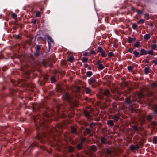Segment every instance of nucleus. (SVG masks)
Here are the masks:
<instances>
[{
    "mask_svg": "<svg viewBox=\"0 0 157 157\" xmlns=\"http://www.w3.org/2000/svg\"><path fill=\"white\" fill-rule=\"evenodd\" d=\"M74 151V148L73 147L70 146L69 148V151L70 152H72Z\"/></svg>",
    "mask_w": 157,
    "mask_h": 157,
    "instance_id": "23",
    "label": "nucleus"
},
{
    "mask_svg": "<svg viewBox=\"0 0 157 157\" xmlns=\"http://www.w3.org/2000/svg\"><path fill=\"white\" fill-rule=\"evenodd\" d=\"M91 150L95 151L97 149V147L95 145H92L91 147Z\"/></svg>",
    "mask_w": 157,
    "mask_h": 157,
    "instance_id": "14",
    "label": "nucleus"
},
{
    "mask_svg": "<svg viewBox=\"0 0 157 157\" xmlns=\"http://www.w3.org/2000/svg\"><path fill=\"white\" fill-rule=\"evenodd\" d=\"M90 127H93L95 126V124L94 123H91L90 125Z\"/></svg>",
    "mask_w": 157,
    "mask_h": 157,
    "instance_id": "43",
    "label": "nucleus"
},
{
    "mask_svg": "<svg viewBox=\"0 0 157 157\" xmlns=\"http://www.w3.org/2000/svg\"><path fill=\"white\" fill-rule=\"evenodd\" d=\"M92 72L90 71H88L87 72V75L88 77H90L92 75Z\"/></svg>",
    "mask_w": 157,
    "mask_h": 157,
    "instance_id": "24",
    "label": "nucleus"
},
{
    "mask_svg": "<svg viewBox=\"0 0 157 157\" xmlns=\"http://www.w3.org/2000/svg\"><path fill=\"white\" fill-rule=\"evenodd\" d=\"M74 105H75V106L76 107H77L78 106V105L77 104V103H76V104H74Z\"/></svg>",
    "mask_w": 157,
    "mask_h": 157,
    "instance_id": "55",
    "label": "nucleus"
},
{
    "mask_svg": "<svg viewBox=\"0 0 157 157\" xmlns=\"http://www.w3.org/2000/svg\"><path fill=\"white\" fill-rule=\"evenodd\" d=\"M133 128L135 130H136L137 129V127L136 126H133Z\"/></svg>",
    "mask_w": 157,
    "mask_h": 157,
    "instance_id": "47",
    "label": "nucleus"
},
{
    "mask_svg": "<svg viewBox=\"0 0 157 157\" xmlns=\"http://www.w3.org/2000/svg\"><path fill=\"white\" fill-rule=\"evenodd\" d=\"M125 100L126 102L127 103H129L130 102V100L129 98H126Z\"/></svg>",
    "mask_w": 157,
    "mask_h": 157,
    "instance_id": "37",
    "label": "nucleus"
},
{
    "mask_svg": "<svg viewBox=\"0 0 157 157\" xmlns=\"http://www.w3.org/2000/svg\"><path fill=\"white\" fill-rule=\"evenodd\" d=\"M133 53L134 54V56L135 57H137L139 56V52H138L136 51H134Z\"/></svg>",
    "mask_w": 157,
    "mask_h": 157,
    "instance_id": "17",
    "label": "nucleus"
},
{
    "mask_svg": "<svg viewBox=\"0 0 157 157\" xmlns=\"http://www.w3.org/2000/svg\"><path fill=\"white\" fill-rule=\"evenodd\" d=\"M144 17L146 18L147 19H149V15L148 14L146 13L144 14Z\"/></svg>",
    "mask_w": 157,
    "mask_h": 157,
    "instance_id": "35",
    "label": "nucleus"
},
{
    "mask_svg": "<svg viewBox=\"0 0 157 157\" xmlns=\"http://www.w3.org/2000/svg\"><path fill=\"white\" fill-rule=\"evenodd\" d=\"M144 22V20L142 19H140L139 21L137 22L138 24L143 23Z\"/></svg>",
    "mask_w": 157,
    "mask_h": 157,
    "instance_id": "27",
    "label": "nucleus"
},
{
    "mask_svg": "<svg viewBox=\"0 0 157 157\" xmlns=\"http://www.w3.org/2000/svg\"><path fill=\"white\" fill-rule=\"evenodd\" d=\"M89 67V65L88 64H86L84 65V67L85 68H87Z\"/></svg>",
    "mask_w": 157,
    "mask_h": 157,
    "instance_id": "50",
    "label": "nucleus"
},
{
    "mask_svg": "<svg viewBox=\"0 0 157 157\" xmlns=\"http://www.w3.org/2000/svg\"><path fill=\"white\" fill-rule=\"evenodd\" d=\"M85 140V138H82L81 139V143H82Z\"/></svg>",
    "mask_w": 157,
    "mask_h": 157,
    "instance_id": "49",
    "label": "nucleus"
},
{
    "mask_svg": "<svg viewBox=\"0 0 157 157\" xmlns=\"http://www.w3.org/2000/svg\"><path fill=\"white\" fill-rule=\"evenodd\" d=\"M137 25L135 23H133L132 25V28L135 30L137 29Z\"/></svg>",
    "mask_w": 157,
    "mask_h": 157,
    "instance_id": "20",
    "label": "nucleus"
},
{
    "mask_svg": "<svg viewBox=\"0 0 157 157\" xmlns=\"http://www.w3.org/2000/svg\"><path fill=\"white\" fill-rule=\"evenodd\" d=\"M36 50H38V51L40 49L41 46L39 45H37L36 46Z\"/></svg>",
    "mask_w": 157,
    "mask_h": 157,
    "instance_id": "36",
    "label": "nucleus"
},
{
    "mask_svg": "<svg viewBox=\"0 0 157 157\" xmlns=\"http://www.w3.org/2000/svg\"><path fill=\"white\" fill-rule=\"evenodd\" d=\"M35 55L36 56H37V55H38L39 54L38 53H36V54H35Z\"/></svg>",
    "mask_w": 157,
    "mask_h": 157,
    "instance_id": "58",
    "label": "nucleus"
},
{
    "mask_svg": "<svg viewBox=\"0 0 157 157\" xmlns=\"http://www.w3.org/2000/svg\"><path fill=\"white\" fill-rule=\"evenodd\" d=\"M109 90H106L105 91V92L104 93V95L105 96H107L109 95Z\"/></svg>",
    "mask_w": 157,
    "mask_h": 157,
    "instance_id": "22",
    "label": "nucleus"
},
{
    "mask_svg": "<svg viewBox=\"0 0 157 157\" xmlns=\"http://www.w3.org/2000/svg\"><path fill=\"white\" fill-rule=\"evenodd\" d=\"M153 62L155 65H156L157 64V59H155L153 60Z\"/></svg>",
    "mask_w": 157,
    "mask_h": 157,
    "instance_id": "42",
    "label": "nucleus"
},
{
    "mask_svg": "<svg viewBox=\"0 0 157 157\" xmlns=\"http://www.w3.org/2000/svg\"><path fill=\"white\" fill-rule=\"evenodd\" d=\"M105 138H103L101 140V142L103 143H105Z\"/></svg>",
    "mask_w": 157,
    "mask_h": 157,
    "instance_id": "41",
    "label": "nucleus"
},
{
    "mask_svg": "<svg viewBox=\"0 0 157 157\" xmlns=\"http://www.w3.org/2000/svg\"><path fill=\"white\" fill-rule=\"evenodd\" d=\"M77 147L79 149H81L82 147V143H81L78 144L77 145Z\"/></svg>",
    "mask_w": 157,
    "mask_h": 157,
    "instance_id": "16",
    "label": "nucleus"
},
{
    "mask_svg": "<svg viewBox=\"0 0 157 157\" xmlns=\"http://www.w3.org/2000/svg\"><path fill=\"white\" fill-rule=\"evenodd\" d=\"M107 152L108 154H109L111 153V151L109 149H107Z\"/></svg>",
    "mask_w": 157,
    "mask_h": 157,
    "instance_id": "45",
    "label": "nucleus"
},
{
    "mask_svg": "<svg viewBox=\"0 0 157 157\" xmlns=\"http://www.w3.org/2000/svg\"><path fill=\"white\" fill-rule=\"evenodd\" d=\"M87 52H85V53H84L83 54V55L85 56H87Z\"/></svg>",
    "mask_w": 157,
    "mask_h": 157,
    "instance_id": "52",
    "label": "nucleus"
},
{
    "mask_svg": "<svg viewBox=\"0 0 157 157\" xmlns=\"http://www.w3.org/2000/svg\"><path fill=\"white\" fill-rule=\"evenodd\" d=\"M133 50V48H130L129 49L128 51L130 53H132V52Z\"/></svg>",
    "mask_w": 157,
    "mask_h": 157,
    "instance_id": "44",
    "label": "nucleus"
},
{
    "mask_svg": "<svg viewBox=\"0 0 157 157\" xmlns=\"http://www.w3.org/2000/svg\"><path fill=\"white\" fill-rule=\"evenodd\" d=\"M151 86H153V87H154V86H155V84H154V83H152V84H151Z\"/></svg>",
    "mask_w": 157,
    "mask_h": 157,
    "instance_id": "56",
    "label": "nucleus"
},
{
    "mask_svg": "<svg viewBox=\"0 0 157 157\" xmlns=\"http://www.w3.org/2000/svg\"><path fill=\"white\" fill-rule=\"evenodd\" d=\"M134 46L137 48H138L139 47L140 43L139 41H137L134 44Z\"/></svg>",
    "mask_w": 157,
    "mask_h": 157,
    "instance_id": "18",
    "label": "nucleus"
},
{
    "mask_svg": "<svg viewBox=\"0 0 157 157\" xmlns=\"http://www.w3.org/2000/svg\"><path fill=\"white\" fill-rule=\"evenodd\" d=\"M149 66H147L145 68L144 71L145 74L146 75L148 74L149 72Z\"/></svg>",
    "mask_w": 157,
    "mask_h": 157,
    "instance_id": "10",
    "label": "nucleus"
},
{
    "mask_svg": "<svg viewBox=\"0 0 157 157\" xmlns=\"http://www.w3.org/2000/svg\"><path fill=\"white\" fill-rule=\"evenodd\" d=\"M152 117L151 115H149L147 116V119L148 121H151L152 119Z\"/></svg>",
    "mask_w": 157,
    "mask_h": 157,
    "instance_id": "33",
    "label": "nucleus"
},
{
    "mask_svg": "<svg viewBox=\"0 0 157 157\" xmlns=\"http://www.w3.org/2000/svg\"><path fill=\"white\" fill-rule=\"evenodd\" d=\"M86 132L88 133H90L91 132L90 129L89 128H86Z\"/></svg>",
    "mask_w": 157,
    "mask_h": 157,
    "instance_id": "40",
    "label": "nucleus"
},
{
    "mask_svg": "<svg viewBox=\"0 0 157 157\" xmlns=\"http://www.w3.org/2000/svg\"><path fill=\"white\" fill-rule=\"evenodd\" d=\"M152 42L153 43H155L156 42V41H152Z\"/></svg>",
    "mask_w": 157,
    "mask_h": 157,
    "instance_id": "57",
    "label": "nucleus"
},
{
    "mask_svg": "<svg viewBox=\"0 0 157 157\" xmlns=\"http://www.w3.org/2000/svg\"><path fill=\"white\" fill-rule=\"evenodd\" d=\"M96 81L93 77L91 78L89 80V83L91 85L93 83H96Z\"/></svg>",
    "mask_w": 157,
    "mask_h": 157,
    "instance_id": "4",
    "label": "nucleus"
},
{
    "mask_svg": "<svg viewBox=\"0 0 157 157\" xmlns=\"http://www.w3.org/2000/svg\"><path fill=\"white\" fill-rule=\"evenodd\" d=\"M153 50H152V49H151V50H148L147 51V53L149 55H152L153 54Z\"/></svg>",
    "mask_w": 157,
    "mask_h": 157,
    "instance_id": "28",
    "label": "nucleus"
},
{
    "mask_svg": "<svg viewBox=\"0 0 157 157\" xmlns=\"http://www.w3.org/2000/svg\"><path fill=\"white\" fill-rule=\"evenodd\" d=\"M97 65H98V69L100 70H102L104 68V65L102 64V62L101 61H97Z\"/></svg>",
    "mask_w": 157,
    "mask_h": 157,
    "instance_id": "1",
    "label": "nucleus"
},
{
    "mask_svg": "<svg viewBox=\"0 0 157 157\" xmlns=\"http://www.w3.org/2000/svg\"><path fill=\"white\" fill-rule=\"evenodd\" d=\"M143 13V12L141 11L140 10L138 11V13L139 14H141Z\"/></svg>",
    "mask_w": 157,
    "mask_h": 157,
    "instance_id": "51",
    "label": "nucleus"
},
{
    "mask_svg": "<svg viewBox=\"0 0 157 157\" xmlns=\"http://www.w3.org/2000/svg\"><path fill=\"white\" fill-rule=\"evenodd\" d=\"M12 17L14 19H17V16L15 13H13L12 14Z\"/></svg>",
    "mask_w": 157,
    "mask_h": 157,
    "instance_id": "26",
    "label": "nucleus"
},
{
    "mask_svg": "<svg viewBox=\"0 0 157 157\" xmlns=\"http://www.w3.org/2000/svg\"><path fill=\"white\" fill-rule=\"evenodd\" d=\"M153 142L155 144L157 143V137H153Z\"/></svg>",
    "mask_w": 157,
    "mask_h": 157,
    "instance_id": "29",
    "label": "nucleus"
},
{
    "mask_svg": "<svg viewBox=\"0 0 157 157\" xmlns=\"http://www.w3.org/2000/svg\"><path fill=\"white\" fill-rule=\"evenodd\" d=\"M92 87H94V86H92Z\"/></svg>",
    "mask_w": 157,
    "mask_h": 157,
    "instance_id": "61",
    "label": "nucleus"
},
{
    "mask_svg": "<svg viewBox=\"0 0 157 157\" xmlns=\"http://www.w3.org/2000/svg\"><path fill=\"white\" fill-rule=\"evenodd\" d=\"M84 114L85 116L86 117H88L89 115V112L86 111H84Z\"/></svg>",
    "mask_w": 157,
    "mask_h": 157,
    "instance_id": "19",
    "label": "nucleus"
},
{
    "mask_svg": "<svg viewBox=\"0 0 157 157\" xmlns=\"http://www.w3.org/2000/svg\"><path fill=\"white\" fill-rule=\"evenodd\" d=\"M136 38L135 37L132 38L131 37H128L127 39V41L129 43H132L136 40Z\"/></svg>",
    "mask_w": 157,
    "mask_h": 157,
    "instance_id": "3",
    "label": "nucleus"
},
{
    "mask_svg": "<svg viewBox=\"0 0 157 157\" xmlns=\"http://www.w3.org/2000/svg\"><path fill=\"white\" fill-rule=\"evenodd\" d=\"M150 37V35L149 34H146L144 36V38L146 40H148Z\"/></svg>",
    "mask_w": 157,
    "mask_h": 157,
    "instance_id": "8",
    "label": "nucleus"
},
{
    "mask_svg": "<svg viewBox=\"0 0 157 157\" xmlns=\"http://www.w3.org/2000/svg\"><path fill=\"white\" fill-rule=\"evenodd\" d=\"M107 124L110 126H113L114 125L113 121V120H109L107 121Z\"/></svg>",
    "mask_w": 157,
    "mask_h": 157,
    "instance_id": "11",
    "label": "nucleus"
},
{
    "mask_svg": "<svg viewBox=\"0 0 157 157\" xmlns=\"http://www.w3.org/2000/svg\"><path fill=\"white\" fill-rule=\"evenodd\" d=\"M86 93L88 94L91 92V90L89 87L87 88L86 89Z\"/></svg>",
    "mask_w": 157,
    "mask_h": 157,
    "instance_id": "25",
    "label": "nucleus"
},
{
    "mask_svg": "<svg viewBox=\"0 0 157 157\" xmlns=\"http://www.w3.org/2000/svg\"><path fill=\"white\" fill-rule=\"evenodd\" d=\"M132 9H134V7H132Z\"/></svg>",
    "mask_w": 157,
    "mask_h": 157,
    "instance_id": "60",
    "label": "nucleus"
},
{
    "mask_svg": "<svg viewBox=\"0 0 157 157\" xmlns=\"http://www.w3.org/2000/svg\"><path fill=\"white\" fill-rule=\"evenodd\" d=\"M113 53L112 52H110L108 54V56L109 57H111L112 56H113Z\"/></svg>",
    "mask_w": 157,
    "mask_h": 157,
    "instance_id": "38",
    "label": "nucleus"
},
{
    "mask_svg": "<svg viewBox=\"0 0 157 157\" xmlns=\"http://www.w3.org/2000/svg\"><path fill=\"white\" fill-rule=\"evenodd\" d=\"M63 98L64 100H66L68 101H70L71 100V98L67 94H64L63 96Z\"/></svg>",
    "mask_w": 157,
    "mask_h": 157,
    "instance_id": "2",
    "label": "nucleus"
},
{
    "mask_svg": "<svg viewBox=\"0 0 157 157\" xmlns=\"http://www.w3.org/2000/svg\"><path fill=\"white\" fill-rule=\"evenodd\" d=\"M154 108L156 110H157V105H155L154 106Z\"/></svg>",
    "mask_w": 157,
    "mask_h": 157,
    "instance_id": "54",
    "label": "nucleus"
},
{
    "mask_svg": "<svg viewBox=\"0 0 157 157\" xmlns=\"http://www.w3.org/2000/svg\"><path fill=\"white\" fill-rule=\"evenodd\" d=\"M47 38L48 39V45L49 46H50V43L49 42H53L54 41L53 40L50 36L48 35H47Z\"/></svg>",
    "mask_w": 157,
    "mask_h": 157,
    "instance_id": "6",
    "label": "nucleus"
},
{
    "mask_svg": "<svg viewBox=\"0 0 157 157\" xmlns=\"http://www.w3.org/2000/svg\"><path fill=\"white\" fill-rule=\"evenodd\" d=\"M40 16V13L39 11H37L36 14V17H39Z\"/></svg>",
    "mask_w": 157,
    "mask_h": 157,
    "instance_id": "31",
    "label": "nucleus"
},
{
    "mask_svg": "<svg viewBox=\"0 0 157 157\" xmlns=\"http://www.w3.org/2000/svg\"><path fill=\"white\" fill-rule=\"evenodd\" d=\"M67 60L69 61L72 63L74 61V58L73 56H71L68 58Z\"/></svg>",
    "mask_w": 157,
    "mask_h": 157,
    "instance_id": "7",
    "label": "nucleus"
},
{
    "mask_svg": "<svg viewBox=\"0 0 157 157\" xmlns=\"http://www.w3.org/2000/svg\"><path fill=\"white\" fill-rule=\"evenodd\" d=\"M148 62V60H147V62Z\"/></svg>",
    "mask_w": 157,
    "mask_h": 157,
    "instance_id": "62",
    "label": "nucleus"
},
{
    "mask_svg": "<svg viewBox=\"0 0 157 157\" xmlns=\"http://www.w3.org/2000/svg\"><path fill=\"white\" fill-rule=\"evenodd\" d=\"M98 52H99L101 53L104 51L101 47H98Z\"/></svg>",
    "mask_w": 157,
    "mask_h": 157,
    "instance_id": "21",
    "label": "nucleus"
},
{
    "mask_svg": "<svg viewBox=\"0 0 157 157\" xmlns=\"http://www.w3.org/2000/svg\"><path fill=\"white\" fill-rule=\"evenodd\" d=\"M80 90V87H79L78 88V91H79V90Z\"/></svg>",
    "mask_w": 157,
    "mask_h": 157,
    "instance_id": "59",
    "label": "nucleus"
},
{
    "mask_svg": "<svg viewBox=\"0 0 157 157\" xmlns=\"http://www.w3.org/2000/svg\"><path fill=\"white\" fill-rule=\"evenodd\" d=\"M76 129L75 127H72L71 128V132L73 133H74L76 132Z\"/></svg>",
    "mask_w": 157,
    "mask_h": 157,
    "instance_id": "30",
    "label": "nucleus"
},
{
    "mask_svg": "<svg viewBox=\"0 0 157 157\" xmlns=\"http://www.w3.org/2000/svg\"><path fill=\"white\" fill-rule=\"evenodd\" d=\"M55 79L53 78H51V82H55Z\"/></svg>",
    "mask_w": 157,
    "mask_h": 157,
    "instance_id": "48",
    "label": "nucleus"
},
{
    "mask_svg": "<svg viewBox=\"0 0 157 157\" xmlns=\"http://www.w3.org/2000/svg\"><path fill=\"white\" fill-rule=\"evenodd\" d=\"M119 118V116L117 115H115L114 116L113 119L114 120L116 121H117Z\"/></svg>",
    "mask_w": 157,
    "mask_h": 157,
    "instance_id": "13",
    "label": "nucleus"
},
{
    "mask_svg": "<svg viewBox=\"0 0 157 157\" xmlns=\"http://www.w3.org/2000/svg\"><path fill=\"white\" fill-rule=\"evenodd\" d=\"M88 61V58L86 57H83L82 59V61L83 63H86Z\"/></svg>",
    "mask_w": 157,
    "mask_h": 157,
    "instance_id": "12",
    "label": "nucleus"
},
{
    "mask_svg": "<svg viewBox=\"0 0 157 157\" xmlns=\"http://www.w3.org/2000/svg\"><path fill=\"white\" fill-rule=\"evenodd\" d=\"M157 45L155 44H152L151 47V49L152 50H155L157 48Z\"/></svg>",
    "mask_w": 157,
    "mask_h": 157,
    "instance_id": "15",
    "label": "nucleus"
},
{
    "mask_svg": "<svg viewBox=\"0 0 157 157\" xmlns=\"http://www.w3.org/2000/svg\"><path fill=\"white\" fill-rule=\"evenodd\" d=\"M127 68L129 71H131L133 68L131 66H128Z\"/></svg>",
    "mask_w": 157,
    "mask_h": 157,
    "instance_id": "34",
    "label": "nucleus"
},
{
    "mask_svg": "<svg viewBox=\"0 0 157 157\" xmlns=\"http://www.w3.org/2000/svg\"><path fill=\"white\" fill-rule=\"evenodd\" d=\"M130 148L132 150H137L139 148V146L137 145H132L130 146Z\"/></svg>",
    "mask_w": 157,
    "mask_h": 157,
    "instance_id": "5",
    "label": "nucleus"
},
{
    "mask_svg": "<svg viewBox=\"0 0 157 157\" xmlns=\"http://www.w3.org/2000/svg\"><path fill=\"white\" fill-rule=\"evenodd\" d=\"M42 63L44 66H45L46 64H45L44 61H42Z\"/></svg>",
    "mask_w": 157,
    "mask_h": 157,
    "instance_id": "53",
    "label": "nucleus"
},
{
    "mask_svg": "<svg viewBox=\"0 0 157 157\" xmlns=\"http://www.w3.org/2000/svg\"><path fill=\"white\" fill-rule=\"evenodd\" d=\"M90 53L92 54H95V52L94 50H92L91 51Z\"/></svg>",
    "mask_w": 157,
    "mask_h": 157,
    "instance_id": "46",
    "label": "nucleus"
},
{
    "mask_svg": "<svg viewBox=\"0 0 157 157\" xmlns=\"http://www.w3.org/2000/svg\"><path fill=\"white\" fill-rule=\"evenodd\" d=\"M138 96L140 98H141L143 96V95L142 93H140L138 94Z\"/></svg>",
    "mask_w": 157,
    "mask_h": 157,
    "instance_id": "39",
    "label": "nucleus"
},
{
    "mask_svg": "<svg viewBox=\"0 0 157 157\" xmlns=\"http://www.w3.org/2000/svg\"><path fill=\"white\" fill-rule=\"evenodd\" d=\"M147 53V51L143 49H142L140 50V54L141 55H146Z\"/></svg>",
    "mask_w": 157,
    "mask_h": 157,
    "instance_id": "9",
    "label": "nucleus"
},
{
    "mask_svg": "<svg viewBox=\"0 0 157 157\" xmlns=\"http://www.w3.org/2000/svg\"><path fill=\"white\" fill-rule=\"evenodd\" d=\"M101 56L103 57H105L106 56V55L105 54V52L104 51H103V52H101Z\"/></svg>",
    "mask_w": 157,
    "mask_h": 157,
    "instance_id": "32",
    "label": "nucleus"
}]
</instances>
